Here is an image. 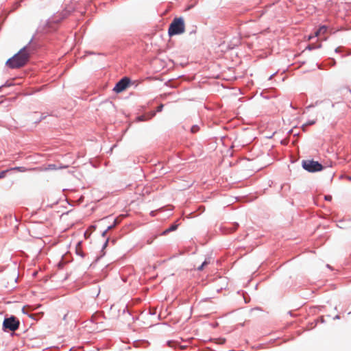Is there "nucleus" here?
Here are the masks:
<instances>
[{"instance_id":"bb28decb","label":"nucleus","mask_w":351,"mask_h":351,"mask_svg":"<svg viewBox=\"0 0 351 351\" xmlns=\"http://www.w3.org/2000/svg\"><path fill=\"white\" fill-rule=\"evenodd\" d=\"M5 173H6L5 171H3L0 172V178H3L5 176Z\"/></svg>"},{"instance_id":"72a5a7b5","label":"nucleus","mask_w":351,"mask_h":351,"mask_svg":"<svg viewBox=\"0 0 351 351\" xmlns=\"http://www.w3.org/2000/svg\"><path fill=\"white\" fill-rule=\"evenodd\" d=\"M313 107H314V105L313 104H311V105H309V106H308L306 107V109H309V108H313Z\"/></svg>"},{"instance_id":"49530a36","label":"nucleus","mask_w":351,"mask_h":351,"mask_svg":"<svg viewBox=\"0 0 351 351\" xmlns=\"http://www.w3.org/2000/svg\"><path fill=\"white\" fill-rule=\"evenodd\" d=\"M348 55H351V51L348 53Z\"/></svg>"},{"instance_id":"c756f323","label":"nucleus","mask_w":351,"mask_h":351,"mask_svg":"<svg viewBox=\"0 0 351 351\" xmlns=\"http://www.w3.org/2000/svg\"><path fill=\"white\" fill-rule=\"evenodd\" d=\"M335 51L336 53H339V52H340V51H341V47H337V48L335 49Z\"/></svg>"},{"instance_id":"09e8293b","label":"nucleus","mask_w":351,"mask_h":351,"mask_svg":"<svg viewBox=\"0 0 351 351\" xmlns=\"http://www.w3.org/2000/svg\"><path fill=\"white\" fill-rule=\"evenodd\" d=\"M241 351H243V350H241Z\"/></svg>"},{"instance_id":"393cba45","label":"nucleus","mask_w":351,"mask_h":351,"mask_svg":"<svg viewBox=\"0 0 351 351\" xmlns=\"http://www.w3.org/2000/svg\"><path fill=\"white\" fill-rule=\"evenodd\" d=\"M197 31V28L195 27L193 28V29L189 32L190 34H195Z\"/></svg>"},{"instance_id":"e433bc0d","label":"nucleus","mask_w":351,"mask_h":351,"mask_svg":"<svg viewBox=\"0 0 351 351\" xmlns=\"http://www.w3.org/2000/svg\"><path fill=\"white\" fill-rule=\"evenodd\" d=\"M3 88H4V87H3V85L0 86V92L2 90V89H3Z\"/></svg>"},{"instance_id":"de8ad7c7","label":"nucleus","mask_w":351,"mask_h":351,"mask_svg":"<svg viewBox=\"0 0 351 351\" xmlns=\"http://www.w3.org/2000/svg\"><path fill=\"white\" fill-rule=\"evenodd\" d=\"M229 351H233V350H229Z\"/></svg>"},{"instance_id":"cd10ccee","label":"nucleus","mask_w":351,"mask_h":351,"mask_svg":"<svg viewBox=\"0 0 351 351\" xmlns=\"http://www.w3.org/2000/svg\"><path fill=\"white\" fill-rule=\"evenodd\" d=\"M306 127L307 126L304 123L302 125L301 128H302L303 132H306Z\"/></svg>"},{"instance_id":"4be33fe9","label":"nucleus","mask_w":351,"mask_h":351,"mask_svg":"<svg viewBox=\"0 0 351 351\" xmlns=\"http://www.w3.org/2000/svg\"><path fill=\"white\" fill-rule=\"evenodd\" d=\"M324 199H325V200H326V201H331V200H332V196H331V195H326V196L324 197Z\"/></svg>"},{"instance_id":"6e6552de","label":"nucleus","mask_w":351,"mask_h":351,"mask_svg":"<svg viewBox=\"0 0 351 351\" xmlns=\"http://www.w3.org/2000/svg\"><path fill=\"white\" fill-rule=\"evenodd\" d=\"M75 253L77 255L84 258L85 256V254L83 252L82 249V241L77 242L75 247Z\"/></svg>"},{"instance_id":"f8f14e48","label":"nucleus","mask_w":351,"mask_h":351,"mask_svg":"<svg viewBox=\"0 0 351 351\" xmlns=\"http://www.w3.org/2000/svg\"><path fill=\"white\" fill-rule=\"evenodd\" d=\"M320 47H321V45L309 44L306 47V49L311 51V50H314L315 49L319 48Z\"/></svg>"},{"instance_id":"37998d69","label":"nucleus","mask_w":351,"mask_h":351,"mask_svg":"<svg viewBox=\"0 0 351 351\" xmlns=\"http://www.w3.org/2000/svg\"><path fill=\"white\" fill-rule=\"evenodd\" d=\"M29 317L34 319V317L32 315H29Z\"/></svg>"},{"instance_id":"9b49d317","label":"nucleus","mask_w":351,"mask_h":351,"mask_svg":"<svg viewBox=\"0 0 351 351\" xmlns=\"http://www.w3.org/2000/svg\"><path fill=\"white\" fill-rule=\"evenodd\" d=\"M67 166H59L58 167L56 164H49L48 165L47 169L49 170H53V169H64L66 168Z\"/></svg>"},{"instance_id":"a19ab883","label":"nucleus","mask_w":351,"mask_h":351,"mask_svg":"<svg viewBox=\"0 0 351 351\" xmlns=\"http://www.w3.org/2000/svg\"><path fill=\"white\" fill-rule=\"evenodd\" d=\"M150 314H151V315H154V314H155V312L151 311V312H150Z\"/></svg>"},{"instance_id":"2f4dec72","label":"nucleus","mask_w":351,"mask_h":351,"mask_svg":"<svg viewBox=\"0 0 351 351\" xmlns=\"http://www.w3.org/2000/svg\"><path fill=\"white\" fill-rule=\"evenodd\" d=\"M331 64H332V66H334L336 64V61L334 59H332Z\"/></svg>"},{"instance_id":"b1692460","label":"nucleus","mask_w":351,"mask_h":351,"mask_svg":"<svg viewBox=\"0 0 351 351\" xmlns=\"http://www.w3.org/2000/svg\"><path fill=\"white\" fill-rule=\"evenodd\" d=\"M109 230H108V228H107L106 230H105L102 232L101 236H102L103 237H106V233H107V232H108V231H109Z\"/></svg>"},{"instance_id":"4468645a","label":"nucleus","mask_w":351,"mask_h":351,"mask_svg":"<svg viewBox=\"0 0 351 351\" xmlns=\"http://www.w3.org/2000/svg\"><path fill=\"white\" fill-rule=\"evenodd\" d=\"M22 1H23V0H19V1H16L13 4L12 11L16 10L19 7H20Z\"/></svg>"},{"instance_id":"7c9ffc66","label":"nucleus","mask_w":351,"mask_h":351,"mask_svg":"<svg viewBox=\"0 0 351 351\" xmlns=\"http://www.w3.org/2000/svg\"><path fill=\"white\" fill-rule=\"evenodd\" d=\"M331 64H332V66H334L336 64V61L334 59H332Z\"/></svg>"},{"instance_id":"9d476101","label":"nucleus","mask_w":351,"mask_h":351,"mask_svg":"<svg viewBox=\"0 0 351 351\" xmlns=\"http://www.w3.org/2000/svg\"><path fill=\"white\" fill-rule=\"evenodd\" d=\"M178 225L176 224V223L170 225V226L168 228L163 231L162 234L165 235L171 232L176 230L178 228Z\"/></svg>"},{"instance_id":"c9c22d12","label":"nucleus","mask_w":351,"mask_h":351,"mask_svg":"<svg viewBox=\"0 0 351 351\" xmlns=\"http://www.w3.org/2000/svg\"><path fill=\"white\" fill-rule=\"evenodd\" d=\"M138 343H139L138 342L135 341V342H134V345H135V346H136V347H137V346H138Z\"/></svg>"},{"instance_id":"c85d7f7f","label":"nucleus","mask_w":351,"mask_h":351,"mask_svg":"<svg viewBox=\"0 0 351 351\" xmlns=\"http://www.w3.org/2000/svg\"><path fill=\"white\" fill-rule=\"evenodd\" d=\"M11 85H12L11 83H10L8 82H6L4 84H3V87L10 86Z\"/></svg>"},{"instance_id":"2eb2a0df","label":"nucleus","mask_w":351,"mask_h":351,"mask_svg":"<svg viewBox=\"0 0 351 351\" xmlns=\"http://www.w3.org/2000/svg\"><path fill=\"white\" fill-rule=\"evenodd\" d=\"M199 127L197 125H193L191 128V133H196L199 131Z\"/></svg>"},{"instance_id":"473e14b6","label":"nucleus","mask_w":351,"mask_h":351,"mask_svg":"<svg viewBox=\"0 0 351 351\" xmlns=\"http://www.w3.org/2000/svg\"><path fill=\"white\" fill-rule=\"evenodd\" d=\"M340 319V316L339 315H335V317H334V319Z\"/></svg>"},{"instance_id":"aec40b11","label":"nucleus","mask_w":351,"mask_h":351,"mask_svg":"<svg viewBox=\"0 0 351 351\" xmlns=\"http://www.w3.org/2000/svg\"><path fill=\"white\" fill-rule=\"evenodd\" d=\"M233 228H232V231H234L239 227V224L237 223H234L233 225Z\"/></svg>"},{"instance_id":"39448f33","label":"nucleus","mask_w":351,"mask_h":351,"mask_svg":"<svg viewBox=\"0 0 351 351\" xmlns=\"http://www.w3.org/2000/svg\"><path fill=\"white\" fill-rule=\"evenodd\" d=\"M131 80L128 77H123L120 80H119L114 87L113 88V90L116 93H120L125 90L130 84Z\"/></svg>"},{"instance_id":"a18cd8bd","label":"nucleus","mask_w":351,"mask_h":351,"mask_svg":"<svg viewBox=\"0 0 351 351\" xmlns=\"http://www.w3.org/2000/svg\"><path fill=\"white\" fill-rule=\"evenodd\" d=\"M348 91L351 93V89L348 88Z\"/></svg>"},{"instance_id":"58836bf2","label":"nucleus","mask_w":351,"mask_h":351,"mask_svg":"<svg viewBox=\"0 0 351 351\" xmlns=\"http://www.w3.org/2000/svg\"><path fill=\"white\" fill-rule=\"evenodd\" d=\"M289 133H293V130L291 129V130H289Z\"/></svg>"},{"instance_id":"423d86ee","label":"nucleus","mask_w":351,"mask_h":351,"mask_svg":"<svg viewBox=\"0 0 351 351\" xmlns=\"http://www.w3.org/2000/svg\"><path fill=\"white\" fill-rule=\"evenodd\" d=\"M156 115V112L151 111L148 113L138 116L136 119L137 121H145L152 119Z\"/></svg>"},{"instance_id":"5701e85b","label":"nucleus","mask_w":351,"mask_h":351,"mask_svg":"<svg viewBox=\"0 0 351 351\" xmlns=\"http://www.w3.org/2000/svg\"><path fill=\"white\" fill-rule=\"evenodd\" d=\"M46 117H47V115H45L44 113L42 114L40 118L39 119V120L37 122L41 121L42 120L45 119Z\"/></svg>"},{"instance_id":"20e7f679","label":"nucleus","mask_w":351,"mask_h":351,"mask_svg":"<svg viewBox=\"0 0 351 351\" xmlns=\"http://www.w3.org/2000/svg\"><path fill=\"white\" fill-rule=\"evenodd\" d=\"M302 168L308 172L315 173L322 171L324 167L318 161L314 160H303L302 161Z\"/></svg>"},{"instance_id":"6ab92c4d","label":"nucleus","mask_w":351,"mask_h":351,"mask_svg":"<svg viewBox=\"0 0 351 351\" xmlns=\"http://www.w3.org/2000/svg\"><path fill=\"white\" fill-rule=\"evenodd\" d=\"M217 341V343L219 344H223L226 342V339L224 338H219Z\"/></svg>"},{"instance_id":"79ce46f5","label":"nucleus","mask_w":351,"mask_h":351,"mask_svg":"<svg viewBox=\"0 0 351 351\" xmlns=\"http://www.w3.org/2000/svg\"><path fill=\"white\" fill-rule=\"evenodd\" d=\"M348 180H351V177H350V176H348Z\"/></svg>"},{"instance_id":"f03ea898","label":"nucleus","mask_w":351,"mask_h":351,"mask_svg":"<svg viewBox=\"0 0 351 351\" xmlns=\"http://www.w3.org/2000/svg\"><path fill=\"white\" fill-rule=\"evenodd\" d=\"M185 25L182 17H176L170 23L168 29V34L170 37L179 35L184 32Z\"/></svg>"},{"instance_id":"412c9836","label":"nucleus","mask_w":351,"mask_h":351,"mask_svg":"<svg viewBox=\"0 0 351 351\" xmlns=\"http://www.w3.org/2000/svg\"><path fill=\"white\" fill-rule=\"evenodd\" d=\"M167 343L168 346H169V347H173V344L175 343V342H174V341H168L167 342Z\"/></svg>"},{"instance_id":"a878e982","label":"nucleus","mask_w":351,"mask_h":351,"mask_svg":"<svg viewBox=\"0 0 351 351\" xmlns=\"http://www.w3.org/2000/svg\"><path fill=\"white\" fill-rule=\"evenodd\" d=\"M15 169H18L20 171H24V169L25 168L23 167H16L14 168Z\"/></svg>"},{"instance_id":"4c0bfd02","label":"nucleus","mask_w":351,"mask_h":351,"mask_svg":"<svg viewBox=\"0 0 351 351\" xmlns=\"http://www.w3.org/2000/svg\"><path fill=\"white\" fill-rule=\"evenodd\" d=\"M150 214H151V215L154 216V211H152V212L150 213Z\"/></svg>"},{"instance_id":"f3484780","label":"nucleus","mask_w":351,"mask_h":351,"mask_svg":"<svg viewBox=\"0 0 351 351\" xmlns=\"http://www.w3.org/2000/svg\"><path fill=\"white\" fill-rule=\"evenodd\" d=\"M316 123V120L314 119V120H310V121H308L306 123H305L304 124L306 125V126H309V125H314L315 123Z\"/></svg>"},{"instance_id":"f257e3e1","label":"nucleus","mask_w":351,"mask_h":351,"mask_svg":"<svg viewBox=\"0 0 351 351\" xmlns=\"http://www.w3.org/2000/svg\"><path fill=\"white\" fill-rule=\"evenodd\" d=\"M34 39V36L31 38L27 45L21 49L6 61L5 65L8 68L11 69H19L24 66L29 62L30 57L29 50L31 48L30 45Z\"/></svg>"},{"instance_id":"1a4fd4ad","label":"nucleus","mask_w":351,"mask_h":351,"mask_svg":"<svg viewBox=\"0 0 351 351\" xmlns=\"http://www.w3.org/2000/svg\"><path fill=\"white\" fill-rule=\"evenodd\" d=\"M123 217H124V215H120L119 217L115 218L114 220V223L108 227V230H110L112 228H114L117 225H118L121 222V219Z\"/></svg>"},{"instance_id":"c03bdc74","label":"nucleus","mask_w":351,"mask_h":351,"mask_svg":"<svg viewBox=\"0 0 351 351\" xmlns=\"http://www.w3.org/2000/svg\"><path fill=\"white\" fill-rule=\"evenodd\" d=\"M262 347H263V345H259V346H258V348H262Z\"/></svg>"},{"instance_id":"0eeeda50","label":"nucleus","mask_w":351,"mask_h":351,"mask_svg":"<svg viewBox=\"0 0 351 351\" xmlns=\"http://www.w3.org/2000/svg\"><path fill=\"white\" fill-rule=\"evenodd\" d=\"M108 243V239H107L106 241H105V243L103 244L102 249L101 250L102 254L100 256H96V258H95V261L90 265V267L93 266V264L96 263L102 256H104L105 255V252H104V250L107 247Z\"/></svg>"},{"instance_id":"a211bd4d","label":"nucleus","mask_w":351,"mask_h":351,"mask_svg":"<svg viewBox=\"0 0 351 351\" xmlns=\"http://www.w3.org/2000/svg\"><path fill=\"white\" fill-rule=\"evenodd\" d=\"M163 107H164V105H163V104H160V105L157 107L156 110L155 111V112H156H156H161V111L162 110V109H163Z\"/></svg>"},{"instance_id":"ddd939ff","label":"nucleus","mask_w":351,"mask_h":351,"mask_svg":"<svg viewBox=\"0 0 351 351\" xmlns=\"http://www.w3.org/2000/svg\"><path fill=\"white\" fill-rule=\"evenodd\" d=\"M210 262L207 261L206 259L202 263L200 266L197 267V270L202 271L203 270L204 267L207 265Z\"/></svg>"},{"instance_id":"ea45409f","label":"nucleus","mask_w":351,"mask_h":351,"mask_svg":"<svg viewBox=\"0 0 351 351\" xmlns=\"http://www.w3.org/2000/svg\"><path fill=\"white\" fill-rule=\"evenodd\" d=\"M294 136H298L299 135V133H294L293 134Z\"/></svg>"},{"instance_id":"7ed1b4c3","label":"nucleus","mask_w":351,"mask_h":351,"mask_svg":"<svg viewBox=\"0 0 351 351\" xmlns=\"http://www.w3.org/2000/svg\"><path fill=\"white\" fill-rule=\"evenodd\" d=\"M19 326L20 321L14 315L6 316L3 322L2 329L4 332H14L19 329Z\"/></svg>"},{"instance_id":"dca6fc26","label":"nucleus","mask_w":351,"mask_h":351,"mask_svg":"<svg viewBox=\"0 0 351 351\" xmlns=\"http://www.w3.org/2000/svg\"><path fill=\"white\" fill-rule=\"evenodd\" d=\"M326 29H327V28L326 26H324V25L322 26L319 29V30L315 32L316 36H317L321 32H326Z\"/></svg>"},{"instance_id":"f704fd0d","label":"nucleus","mask_w":351,"mask_h":351,"mask_svg":"<svg viewBox=\"0 0 351 351\" xmlns=\"http://www.w3.org/2000/svg\"><path fill=\"white\" fill-rule=\"evenodd\" d=\"M22 311L24 314H27V313L25 311V307L23 308Z\"/></svg>"}]
</instances>
